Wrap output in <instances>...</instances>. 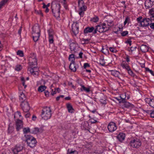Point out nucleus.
Masks as SVG:
<instances>
[{"instance_id": "obj_1", "label": "nucleus", "mask_w": 154, "mask_h": 154, "mask_svg": "<svg viewBox=\"0 0 154 154\" xmlns=\"http://www.w3.org/2000/svg\"><path fill=\"white\" fill-rule=\"evenodd\" d=\"M137 20L140 26L146 27L149 26L151 20L149 18L144 17L143 18L142 16H140L137 18Z\"/></svg>"}, {"instance_id": "obj_2", "label": "nucleus", "mask_w": 154, "mask_h": 154, "mask_svg": "<svg viewBox=\"0 0 154 154\" xmlns=\"http://www.w3.org/2000/svg\"><path fill=\"white\" fill-rule=\"evenodd\" d=\"M51 111L50 107H46L43 108L41 116L43 119L47 120L51 118Z\"/></svg>"}, {"instance_id": "obj_3", "label": "nucleus", "mask_w": 154, "mask_h": 154, "mask_svg": "<svg viewBox=\"0 0 154 154\" xmlns=\"http://www.w3.org/2000/svg\"><path fill=\"white\" fill-rule=\"evenodd\" d=\"M96 28L94 31L93 32V34H95L98 31L100 33H103L106 32L109 30V27L106 26L104 23L100 24L96 26Z\"/></svg>"}, {"instance_id": "obj_4", "label": "nucleus", "mask_w": 154, "mask_h": 154, "mask_svg": "<svg viewBox=\"0 0 154 154\" xmlns=\"http://www.w3.org/2000/svg\"><path fill=\"white\" fill-rule=\"evenodd\" d=\"M25 141L28 145L30 147H33L36 145L37 143L35 139L30 135H25Z\"/></svg>"}, {"instance_id": "obj_5", "label": "nucleus", "mask_w": 154, "mask_h": 154, "mask_svg": "<svg viewBox=\"0 0 154 154\" xmlns=\"http://www.w3.org/2000/svg\"><path fill=\"white\" fill-rule=\"evenodd\" d=\"M141 145V140L137 138H134L131 140L128 144L129 146L132 148L138 149Z\"/></svg>"}, {"instance_id": "obj_6", "label": "nucleus", "mask_w": 154, "mask_h": 154, "mask_svg": "<svg viewBox=\"0 0 154 154\" xmlns=\"http://www.w3.org/2000/svg\"><path fill=\"white\" fill-rule=\"evenodd\" d=\"M29 63L30 66L37 65V60L35 54L32 53L30 55L29 58Z\"/></svg>"}, {"instance_id": "obj_7", "label": "nucleus", "mask_w": 154, "mask_h": 154, "mask_svg": "<svg viewBox=\"0 0 154 154\" xmlns=\"http://www.w3.org/2000/svg\"><path fill=\"white\" fill-rule=\"evenodd\" d=\"M69 46L71 52L73 53L77 52L79 48L78 44L76 42H71Z\"/></svg>"}, {"instance_id": "obj_8", "label": "nucleus", "mask_w": 154, "mask_h": 154, "mask_svg": "<svg viewBox=\"0 0 154 154\" xmlns=\"http://www.w3.org/2000/svg\"><path fill=\"white\" fill-rule=\"evenodd\" d=\"M28 68V71L35 77L37 76L38 74L39 71V68L37 66H30Z\"/></svg>"}, {"instance_id": "obj_9", "label": "nucleus", "mask_w": 154, "mask_h": 154, "mask_svg": "<svg viewBox=\"0 0 154 154\" xmlns=\"http://www.w3.org/2000/svg\"><path fill=\"white\" fill-rule=\"evenodd\" d=\"M61 6L60 4H57L56 5L54 9L51 6L52 12L56 18L60 17V9Z\"/></svg>"}, {"instance_id": "obj_10", "label": "nucleus", "mask_w": 154, "mask_h": 154, "mask_svg": "<svg viewBox=\"0 0 154 154\" xmlns=\"http://www.w3.org/2000/svg\"><path fill=\"white\" fill-rule=\"evenodd\" d=\"M72 29L73 33L76 36L79 32V23L77 22H73L72 26Z\"/></svg>"}, {"instance_id": "obj_11", "label": "nucleus", "mask_w": 154, "mask_h": 154, "mask_svg": "<svg viewBox=\"0 0 154 154\" xmlns=\"http://www.w3.org/2000/svg\"><path fill=\"white\" fill-rule=\"evenodd\" d=\"M107 128L109 132H113L117 129L116 125L113 122H110L108 125Z\"/></svg>"}, {"instance_id": "obj_12", "label": "nucleus", "mask_w": 154, "mask_h": 154, "mask_svg": "<svg viewBox=\"0 0 154 154\" xmlns=\"http://www.w3.org/2000/svg\"><path fill=\"white\" fill-rule=\"evenodd\" d=\"M20 106L24 112H28L30 109V106L27 101L21 103Z\"/></svg>"}, {"instance_id": "obj_13", "label": "nucleus", "mask_w": 154, "mask_h": 154, "mask_svg": "<svg viewBox=\"0 0 154 154\" xmlns=\"http://www.w3.org/2000/svg\"><path fill=\"white\" fill-rule=\"evenodd\" d=\"M79 7L81 11H85L86 8V6L85 5L84 2L83 0H79Z\"/></svg>"}, {"instance_id": "obj_14", "label": "nucleus", "mask_w": 154, "mask_h": 154, "mask_svg": "<svg viewBox=\"0 0 154 154\" xmlns=\"http://www.w3.org/2000/svg\"><path fill=\"white\" fill-rule=\"evenodd\" d=\"M32 34H40V30L39 25L37 24L34 26L32 28Z\"/></svg>"}, {"instance_id": "obj_15", "label": "nucleus", "mask_w": 154, "mask_h": 154, "mask_svg": "<svg viewBox=\"0 0 154 154\" xmlns=\"http://www.w3.org/2000/svg\"><path fill=\"white\" fill-rule=\"evenodd\" d=\"M16 128L17 131H19L23 127V121L18 119L16 122Z\"/></svg>"}, {"instance_id": "obj_16", "label": "nucleus", "mask_w": 154, "mask_h": 154, "mask_svg": "<svg viewBox=\"0 0 154 154\" xmlns=\"http://www.w3.org/2000/svg\"><path fill=\"white\" fill-rule=\"evenodd\" d=\"M125 134L123 133H120L116 136L117 139L122 143L125 140Z\"/></svg>"}, {"instance_id": "obj_17", "label": "nucleus", "mask_w": 154, "mask_h": 154, "mask_svg": "<svg viewBox=\"0 0 154 154\" xmlns=\"http://www.w3.org/2000/svg\"><path fill=\"white\" fill-rule=\"evenodd\" d=\"M146 103L151 107L154 108V99L149 98H146L145 100Z\"/></svg>"}, {"instance_id": "obj_18", "label": "nucleus", "mask_w": 154, "mask_h": 154, "mask_svg": "<svg viewBox=\"0 0 154 154\" xmlns=\"http://www.w3.org/2000/svg\"><path fill=\"white\" fill-rule=\"evenodd\" d=\"M80 85L81 86V88H80V90L81 91H85L86 93H89L91 91L90 89L91 87L90 86L86 87L84 85L81 84H80Z\"/></svg>"}, {"instance_id": "obj_19", "label": "nucleus", "mask_w": 154, "mask_h": 154, "mask_svg": "<svg viewBox=\"0 0 154 154\" xmlns=\"http://www.w3.org/2000/svg\"><path fill=\"white\" fill-rule=\"evenodd\" d=\"M95 29L93 27H87L85 28L84 30V33L86 35V34L88 33L93 32L94 30Z\"/></svg>"}, {"instance_id": "obj_20", "label": "nucleus", "mask_w": 154, "mask_h": 154, "mask_svg": "<svg viewBox=\"0 0 154 154\" xmlns=\"http://www.w3.org/2000/svg\"><path fill=\"white\" fill-rule=\"evenodd\" d=\"M98 98L100 102L102 104H106V98L103 94H100L99 95Z\"/></svg>"}, {"instance_id": "obj_21", "label": "nucleus", "mask_w": 154, "mask_h": 154, "mask_svg": "<svg viewBox=\"0 0 154 154\" xmlns=\"http://www.w3.org/2000/svg\"><path fill=\"white\" fill-rule=\"evenodd\" d=\"M153 5L149 0H146L145 2V6L146 9H149Z\"/></svg>"}, {"instance_id": "obj_22", "label": "nucleus", "mask_w": 154, "mask_h": 154, "mask_svg": "<svg viewBox=\"0 0 154 154\" xmlns=\"http://www.w3.org/2000/svg\"><path fill=\"white\" fill-rule=\"evenodd\" d=\"M23 149L22 146L20 145H17L15 148L13 150L14 153L15 154L21 151Z\"/></svg>"}, {"instance_id": "obj_23", "label": "nucleus", "mask_w": 154, "mask_h": 154, "mask_svg": "<svg viewBox=\"0 0 154 154\" xmlns=\"http://www.w3.org/2000/svg\"><path fill=\"white\" fill-rule=\"evenodd\" d=\"M141 51L143 53H145L148 51V47L146 45H142L140 47Z\"/></svg>"}, {"instance_id": "obj_24", "label": "nucleus", "mask_w": 154, "mask_h": 154, "mask_svg": "<svg viewBox=\"0 0 154 154\" xmlns=\"http://www.w3.org/2000/svg\"><path fill=\"white\" fill-rule=\"evenodd\" d=\"M104 23L105 24L106 26L109 27V29L110 27L112 26L114 24L113 21L111 20H105Z\"/></svg>"}, {"instance_id": "obj_25", "label": "nucleus", "mask_w": 154, "mask_h": 154, "mask_svg": "<svg viewBox=\"0 0 154 154\" xmlns=\"http://www.w3.org/2000/svg\"><path fill=\"white\" fill-rule=\"evenodd\" d=\"M126 94H122L120 96L121 99H118L117 97H115V99L117 100L119 103L124 102L125 99L126 97Z\"/></svg>"}, {"instance_id": "obj_26", "label": "nucleus", "mask_w": 154, "mask_h": 154, "mask_svg": "<svg viewBox=\"0 0 154 154\" xmlns=\"http://www.w3.org/2000/svg\"><path fill=\"white\" fill-rule=\"evenodd\" d=\"M42 132L41 128H35L31 130V133L34 134H37L39 133H41Z\"/></svg>"}, {"instance_id": "obj_27", "label": "nucleus", "mask_w": 154, "mask_h": 154, "mask_svg": "<svg viewBox=\"0 0 154 154\" xmlns=\"http://www.w3.org/2000/svg\"><path fill=\"white\" fill-rule=\"evenodd\" d=\"M121 66L123 69H125L127 71L130 68V66L125 61H123L121 64Z\"/></svg>"}, {"instance_id": "obj_28", "label": "nucleus", "mask_w": 154, "mask_h": 154, "mask_svg": "<svg viewBox=\"0 0 154 154\" xmlns=\"http://www.w3.org/2000/svg\"><path fill=\"white\" fill-rule=\"evenodd\" d=\"M20 100L21 101V103L26 101H27L26 100V97L25 94L23 93H22L20 94Z\"/></svg>"}, {"instance_id": "obj_29", "label": "nucleus", "mask_w": 154, "mask_h": 154, "mask_svg": "<svg viewBox=\"0 0 154 154\" xmlns=\"http://www.w3.org/2000/svg\"><path fill=\"white\" fill-rule=\"evenodd\" d=\"M111 74L115 77L119 78V75H120L119 72L116 70H112L110 71Z\"/></svg>"}, {"instance_id": "obj_30", "label": "nucleus", "mask_w": 154, "mask_h": 154, "mask_svg": "<svg viewBox=\"0 0 154 154\" xmlns=\"http://www.w3.org/2000/svg\"><path fill=\"white\" fill-rule=\"evenodd\" d=\"M69 69L73 72H75L76 71V68L75 63H72L71 62L69 66Z\"/></svg>"}, {"instance_id": "obj_31", "label": "nucleus", "mask_w": 154, "mask_h": 154, "mask_svg": "<svg viewBox=\"0 0 154 154\" xmlns=\"http://www.w3.org/2000/svg\"><path fill=\"white\" fill-rule=\"evenodd\" d=\"M123 103V105L126 108H129V107H133V104L130 103L129 102L126 101L125 99V102H122Z\"/></svg>"}, {"instance_id": "obj_32", "label": "nucleus", "mask_w": 154, "mask_h": 154, "mask_svg": "<svg viewBox=\"0 0 154 154\" xmlns=\"http://www.w3.org/2000/svg\"><path fill=\"white\" fill-rule=\"evenodd\" d=\"M66 106L68 111L69 112L72 113L74 112V109L70 104L67 103L66 104Z\"/></svg>"}, {"instance_id": "obj_33", "label": "nucleus", "mask_w": 154, "mask_h": 154, "mask_svg": "<svg viewBox=\"0 0 154 154\" xmlns=\"http://www.w3.org/2000/svg\"><path fill=\"white\" fill-rule=\"evenodd\" d=\"M48 35L49 39H53V35L54 34L53 30L51 29H50L48 31Z\"/></svg>"}, {"instance_id": "obj_34", "label": "nucleus", "mask_w": 154, "mask_h": 154, "mask_svg": "<svg viewBox=\"0 0 154 154\" xmlns=\"http://www.w3.org/2000/svg\"><path fill=\"white\" fill-rule=\"evenodd\" d=\"M40 36V34H32V38L34 41L37 42Z\"/></svg>"}, {"instance_id": "obj_35", "label": "nucleus", "mask_w": 154, "mask_h": 154, "mask_svg": "<svg viewBox=\"0 0 154 154\" xmlns=\"http://www.w3.org/2000/svg\"><path fill=\"white\" fill-rule=\"evenodd\" d=\"M149 13L150 14V19L154 20V9H151L149 10Z\"/></svg>"}, {"instance_id": "obj_36", "label": "nucleus", "mask_w": 154, "mask_h": 154, "mask_svg": "<svg viewBox=\"0 0 154 154\" xmlns=\"http://www.w3.org/2000/svg\"><path fill=\"white\" fill-rule=\"evenodd\" d=\"M131 23V20L130 18L127 17L125 18V20L124 22V25L125 26L127 23L129 25Z\"/></svg>"}, {"instance_id": "obj_37", "label": "nucleus", "mask_w": 154, "mask_h": 154, "mask_svg": "<svg viewBox=\"0 0 154 154\" xmlns=\"http://www.w3.org/2000/svg\"><path fill=\"white\" fill-rule=\"evenodd\" d=\"M95 106V105L93 104H91L90 106L89 110L90 111H91L93 113H94L96 111V109L94 108L93 109H92L93 107H94Z\"/></svg>"}, {"instance_id": "obj_38", "label": "nucleus", "mask_w": 154, "mask_h": 154, "mask_svg": "<svg viewBox=\"0 0 154 154\" xmlns=\"http://www.w3.org/2000/svg\"><path fill=\"white\" fill-rule=\"evenodd\" d=\"M99 17L96 16H95L94 17L91 18L90 20L92 22L96 23L99 20Z\"/></svg>"}, {"instance_id": "obj_39", "label": "nucleus", "mask_w": 154, "mask_h": 154, "mask_svg": "<svg viewBox=\"0 0 154 154\" xmlns=\"http://www.w3.org/2000/svg\"><path fill=\"white\" fill-rule=\"evenodd\" d=\"M69 60L72 63H75L74 55L73 54H70L69 57Z\"/></svg>"}, {"instance_id": "obj_40", "label": "nucleus", "mask_w": 154, "mask_h": 154, "mask_svg": "<svg viewBox=\"0 0 154 154\" xmlns=\"http://www.w3.org/2000/svg\"><path fill=\"white\" fill-rule=\"evenodd\" d=\"M77 152L76 150H73L72 149H68L67 150V154H77Z\"/></svg>"}, {"instance_id": "obj_41", "label": "nucleus", "mask_w": 154, "mask_h": 154, "mask_svg": "<svg viewBox=\"0 0 154 154\" xmlns=\"http://www.w3.org/2000/svg\"><path fill=\"white\" fill-rule=\"evenodd\" d=\"M46 88V87L45 85H42L39 87L38 91L39 92H42L45 91Z\"/></svg>"}, {"instance_id": "obj_42", "label": "nucleus", "mask_w": 154, "mask_h": 154, "mask_svg": "<svg viewBox=\"0 0 154 154\" xmlns=\"http://www.w3.org/2000/svg\"><path fill=\"white\" fill-rule=\"evenodd\" d=\"M128 73L131 76L134 77L136 75L135 74L133 73L132 70L130 69V68L127 71Z\"/></svg>"}, {"instance_id": "obj_43", "label": "nucleus", "mask_w": 154, "mask_h": 154, "mask_svg": "<svg viewBox=\"0 0 154 154\" xmlns=\"http://www.w3.org/2000/svg\"><path fill=\"white\" fill-rule=\"evenodd\" d=\"M16 117H19V118L22 117L21 113L20 111H17L15 113L14 116V119L16 118Z\"/></svg>"}, {"instance_id": "obj_44", "label": "nucleus", "mask_w": 154, "mask_h": 154, "mask_svg": "<svg viewBox=\"0 0 154 154\" xmlns=\"http://www.w3.org/2000/svg\"><path fill=\"white\" fill-rule=\"evenodd\" d=\"M101 52L106 55L108 54H109V50L106 48H103L101 50Z\"/></svg>"}, {"instance_id": "obj_45", "label": "nucleus", "mask_w": 154, "mask_h": 154, "mask_svg": "<svg viewBox=\"0 0 154 154\" xmlns=\"http://www.w3.org/2000/svg\"><path fill=\"white\" fill-rule=\"evenodd\" d=\"M90 39H85L82 38V42H84V43H82L83 44H86L88 43Z\"/></svg>"}, {"instance_id": "obj_46", "label": "nucleus", "mask_w": 154, "mask_h": 154, "mask_svg": "<svg viewBox=\"0 0 154 154\" xmlns=\"http://www.w3.org/2000/svg\"><path fill=\"white\" fill-rule=\"evenodd\" d=\"M17 54L21 57H23L24 56V54L23 51L21 50H18L17 51Z\"/></svg>"}, {"instance_id": "obj_47", "label": "nucleus", "mask_w": 154, "mask_h": 154, "mask_svg": "<svg viewBox=\"0 0 154 154\" xmlns=\"http://www.w3.org/2000/svg\"><path fill=\"white\" fill-rule=\"evenodd\" d=\"M23 132L24 134H27L30 132V130L29 128H24L23 130Z\"/></svg>"}, {"instance_id": "obj_48", "label": "nucleus", "mask_w": 154, "mask_h": 154, "mask_svg": "<svg viewBox=\"0 0 154 154\" xmlns=\"http://www.w3.org/2000/svg\"><path fill=\"white\" fill-rule=\"evenodd\" d=\"M145 70L146 71L149 72L153 76H154V72L152 70L150 69L149 68L146 67L145 68Z\"/></svg>"}, {"instance_id": "obj_49", "label": "nucleus", "mask_w": 154, "mask_h": 154, "mask_svg": "<svg viewBox=\"0 0 154 154\" xmlns=\"http://www.w3.org/2000/svg\"><path fill=\"white\" fill-rule=\"evenodd\" d=\"M22 68V67L21 65H18L16 66L15 69L17 71H19Z\"/></svg>"}, {"instance_id": "obj_50", "label": "nucleus", "mask_w": 154, "mask_h": 154, "mask_svg": "<svg viewBox=\"0 0 154 154\" xmlns=\"http://www.w3.org/2000/svg\"><path fill=\"white\" fill-rule=\"evenodd\" d=\"M109 50L111 51V52L112 53H116L117 52V51L116 50V49L114 48H112V47H110L109 48Z\"/></svg>"}, {"instance_id": "obj_51", "label": "nucleus", "mask_w": 154, "mask_h": 154, "mask_svg": "<svg viewBox=\"0 0 154 154\" xmlns=\"http://www.w3.org/2000/svg\"><path fill=\"white\" fill-rule=\"evenodd\" d=\"M100 64L102 66H103L105 65V62L103 59H101L100 60Z\"/></svg>"}, {"instance_id": "obj_52", "label": "nucleus", "mask_w": 154, "mask_h": 154, "mask_svg": "<svg viewBox=\"0 0 154 154\" xmlns=\"http://www.w3.org/2000/svg\"><path fill=\"white\" fill-rule=\"evenodd\" d=\"M14 127L12 126H9L8 128V132L9 133H11L14 130Z\"/></svg>"}, {"instance_id": "obj_53", "label": "nucleus", "mask_w": 154, "mask_h": 154, "mask_svg": "<svg viewBox=\"0 0 154 154\" xmlns=\"http://www.w3.org/2000/svg\"><path fill=\"white\" fill-rule=\"evenodd\" d=\"M68 85L69 86H70L74 89H75L76 88L75 87L72 85V82H68Z\"/></svg>"}, {"instance_id": "obj_54", "label": "nucleus", "mask_w": 154, "mask_h": 154, "mask_svg": "<svg viewBox=\"0 0 154 154\" xmlns=\"http://www.w3.org/2000/svg\"><path fill=\"white\" fill-rule=\"evenodd\" d=\"M128 33V32L127 31H124L121 33V35L123 36H126Z\"/></svg>"}, {"instance_id": "obj_55", "label": "nucleus", "mask_w": 154, "mask_h": 154, "mask_svg": "<svg viewBox=\"0 0 154 154\" xmlns=\"http://www.w3.org/2000/svg\"><path fill=\"white\" fill-rule=\"evenodd\" d=\"M84 68L86 69V68L90 67V64L88 63H85L84 64Z\"/></svg>"}, {"instance_id": "obj_56", "label": "nucleus", "mask_w": 154, "mask_h": 154, "mask_svg": "<svg viewBox=\"0 0 154 154\" xmlns=\"http://www.w3.org/2000/svg\"><path fill=\"white\" fill-rule=\"evenodd\" d=\"M8 1V0H3L0 2V4L4 5Z\"/></svg>"}, {"instance_id": "obj_57", "label": "nucleus", "mask_w": 154, "mask_h": 154, "mask_svg": "<svg viewBox=\"0 0 154 154\" xmlns=\"http://www.w3.org/2000/svg\"><path fill=\"white\" fill-rule=\"evenodd\" d=\"M90 120L91 121V122L92 123H95L97 122V121L96 120H94L92 118H91L90 119Z\"/></svg>"}, {"instance_id": "obj_58", "label": "nucleus", "mask_w": 154, "mask_h": 154, "mask_svg": "<svg viewBox=\"0 0 154 154\" xmlns=\"http://www.w3.org/2000/svg\"><path fill=\"white\" fill-rule=\"evenodd\" d=\"M36 12H37V14H38L39 15L42 16H43V13H42L41 11V10L38 11Z\"/></svg>"}, {"instance_id": "obj_59", "label": "nucleus", "mask_w": 154, "mask_h": 154, "mask_svg": "<svg viewBox=\"0 0 154 154\" xmlns=\"http://www.w3.org/2000/svg\"><path fill=\"white\" fill-rule=\"evenodd\" d=\"M150 116L154 118V110H153L150 113Z\"/></svg>"}, {"instance_id": "obj_60", "label": "nucleus", "mask_w": 154, "mask_h": 154, "mask_svg": "<svg viewBox=\"0 0 154 154\" xmlns=\"http://www.w3.org/2000/svg\"><path fill=\"white\" fill-rule=\"evenodd\" d=\"M150 25V27L152 29H154V23H151L149 24Z\"/></svg>"}, {"instance_id": "obj_61", "label": "nucleus", "mask_w": 154, "mask_h": 154, "mask_svg": "<svg viewBox=\"0 0 154 154\" xmlns=\"http://www.w3.org/2000/svg\"><path fill=\"white\" fill-rule=\"evenodd\" d=\"M136 48V47H131L130 48V51H131V52H132V51H134L135 50Z\"/></svg>"}, {"instance_id": "obj_62", "label": "nucleus", "mask_w": 154, "mask_h": 154, "mask_svg": "<svg viewBox=\"0 0 154 154\" xmlns=\"http://www.w3.org/2000/svg\"><path fill=\"white\" fill-rule=\"evenodd\" d=\"M30 116V114L28 112L25 115V116L26 118H28Z\"/></svg>"}, {"instance_id": "obj_63", "label": "nucleus", "mask_w": 154, "mask_h": 154, "mask_svg": "<svg viewBox=\"0 0 154 154\" xmlns=\"http://www.w3.org/2000/svg\"><path fill=\"white\" fill-rule=\"evenodd\" d=\"M21 28H22L21 27H20V29H19L18 31V33L20 35L21 31H22Z\"/></svg>"}, {"instance_id": "obj_64", "label": "nucleus", "mask_w": 154, "mask_h": 154, "mask_svg": "<svg viewBox=\"0 0 154 154\" xmlns=\"http://www.w3.org/2000/svg\"><path fill=\"white\" fill-rule=\"evenodd\" d=\"M83 53L82 52H80L79 54V57L81 58H82Z\"/></svg>"}]
</instances>
